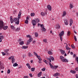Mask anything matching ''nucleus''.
I'll list each match as a JSON object with an SVG mask.
<instances>
[{
	"label": "nucleus",
	"mask_w": 78,
	"mask_h": 78,
	"mask_svg": "<svg viewBox=\"0 0 78 78\" xmlns=\"http://www.w3.org/2000/svg\"><path fill=\"white\" fill-rule=\"evenodd\" d=\"M9 51V49H8L4 50V52H5V53H7V52Z\"/></svg>",
	"instance_id": "cd10ccee"
},
{
	"label": "nucleus",
	"mask_w": 78,
	"mask_h": 78,
	"mask_svg": "<svg viewBox=\"0 0 78 78\" xmlns=\"http://www.w3.org/2000/svg\"><path fill=\"white\" fill-rule=\"evenodd\" d=\"M48 55H53V52H51V51H48Z\"/></svg>",
	"instance_id": "5701e85b"
},
{
	"label": "nucleus",
	"mask_w": 78,
	"mask_h": 78,
	"mask_svg": "<svg viewBox=\"0 0 78 78\" xmlns=\"http://www.w3.org/2000/svg\"><path fill=\"white\" fill-rule=\"evenodd\" d=\"M34 55H36L37 56V54H36V53L34 52Z\"/></svg>",
	"instance_id": "4d7b16f0"
},
{
	"label": "nucleus",
	"mask_w": 78,
	"mask_h": 78,
	"mask_svg": "<svg viewBox=\"0 0 78 78\" xmlns=\"http://www.w3.org/2000/svg\"><path fill=\"white\" fill-rule=\"evenodd\" d=\"M44 42H47V39H44L43 40Z\"/></svg>",
	"instance_id": "f704fd0d"
},
{
	"label": "nucleus",
	"mask_w": 78,
	"mask_h": 78,
	"mask_svg": "<svg viewBox=\"0 0 78 78\" xmlns=\"http://www.w3.org/2000/svg\"><path fill=\"white\" fill-rule=\"evenodd\" d=\"M60 51L61 52L62 55H64V53H65V51L62 50H60Z\"/></svg>",
	"instance_id": "2eb2a0df"
},
{
	"label": "nucleus",
	"mask_w": 78,
	"mask_h": 78,
	"mask_svg": "<svg viewBox=\"0 0 78 78\" xmlns=\"http://www.w3.org/2000/svg\"><path fill=\"white\" fill-rule=\"evenodd\" d=\"M2 56H5L6 55V53L4 52H2Z\"/></svg>",
	"instance_id": "79ce46f5"
},
{
	"label": "nucleus",
	"mask_w": 78,
	"mask_h": 78,
	"mask_svg": "<svg viewBox=\"0 0 78 78\" xmlns=\"http://www.w3.org/2000/svg\"><path fill=\"white\" fill-rule=\"evenodd\" d=\"M10 27L11 29H12V30H15V29L16 28H15V27H14V26L11 25L10 26Z\"/></svg>",
	"instance_id": "f3484780"
},
{
	"label": "nucleus",
	"mask_w": 78,
	"mask_h": 78,
	"mask_svg": "<svg viewBox=\"0 0 78 78\" xmlns=\"http://www.w3.org/2000/svg\"><path fill=\"white\" fill-rule=\"evenodd\" d=\"M3 38H4V37L3 36H0V39H3Z\"/></svg>",
	"instance_id": "c03bdc74"
},
{
	"label": "nucleus",
	"mask_w": 78,
	"mask_h": 78,
	"mask_svg": "<svg viewBox=\"0 0 78 78\" xmlns=\"http://www.w3.org/2000/svg\"><path fill=\"white\" fill-rule=\"evenodd\" d=\"M75 70H76V71H78V67H77L75 68Z\"/></svg>",
	"instance_id": "5fc2aeb1"
},
{
	"label": "nucleus",
	"mask_w": 78,
	"mask_h": 78,
	"mask_svg": "<svg viewBox=\"0 0 78 78\" xmlns=\"http://www.w3.org/2000/svg\"><path fill=\"white\" fill-rule=\"evenodd\" d=\"M47 8L49 11H51V6L50 5H48L47 6Z\"/></svg>",
	"instance_id": "9d476101"
},
{
	"label": "nucleus",
	"mask_w": 78,
	"mask_h": 78,
	"mask_svg": "<svg viewBox=\"0 0 78 78\" xmlns=\"http://www.w3.org/2000/svg\"><path fill=\"white\" fill-rule=\"evenodd\" d=\"M25 23H27V24H28V20H26L25 21Z\"/></svg>",
	"instance_id": "58836bf2"
},
{
	"label": "nucleus",
	"mask_w": 78,
	"mask_h": 78,
	"mask_svg": "<svg viewBox=\"0 0 78 78\" xmlns=\"http://www.w3.org/2000/svg\"><path fill=\"white\" fill-rule=\"evenodd\" d=\"M26 66H27L29 69H31V67L30 66V64H29V63H27V64H26Z\"/></svg>",
	"instance_id": "412c9836"
},
{
	"label": "nucleus",
	"mask_w": 78,
	"mask_h": 78,
	"mask_svg": "<svg viewBox=\"0 0 78 78\" xmlns=\"http://www.w3.org/2000/svg\"><path fill=\"white\" fill-rule=\"evenodd\" d=\"M35 15V13H31L30 14V16L32 17L34 16Z\"/></svg>",
	"instance_id": "c756f323"
},
{
	"label": "nucleus",
	"mask_w": 78,
	"mask_h": 78,
	"mask_svg": "<svg viewBox=\"0 0 78 78\" xmlns=\"http://www.w3.org/2000/svg\"><path fill=\"white\" fill-rule=\"evenodd\" d=\"M51 68V69H53L54 68V67L53 66V65H51L50 66Z\"/></svg>",
	"instance_id": "603ef678"
},
{
	"label": "nucleus",
	"mask_w": 78,
	"mask_h": 78,
	"mask_svg": "<svg viewBox=\"0 0 78 78\" xmlns=\"http://www.w3.org/2000/svg\"><path fill=\"white\" fill-rule=\"evenodd\" d=\"M4 25H5V24H4V23L3 22V21H0V30H1L2 28H3Z\"/></svg>",
	"instance_id": "423d86ee"
},
{
	"label": "nucleus",
	"mask_w": 78,
	"mask_h": 78,
	"mask_svg": "<svg viewBox=\"0 0 78 78\" xmlns=\"http://www.w3.org/2000/svg\"><path fill=\"white\" fill-rule=\"evenodd\" d=\"M32 23L33 25V26L36 25V21L34 20H33L32 21Z\"/></svg>",
	"instance_id": "6e6552de"
},
{
	"label": "nucleus",
	"mask_w": 78,
	"mask_h": 78,
	"mask_svg": "<svg viewBox=\"0 0 78 78\" xmlns=\"http://www.w3.org/2000/svg\"><path fill=\"white\" fill-rule=\"evenodd\" d=\"M70 72L72 73H76V71L75 70H71L70 71Z\"/></svg>",
	"instance_id": "aec40b11"
},
{
	"label": "nucleus",
	"mask_w": 78,
	"mask_h": 78,
	"mask_svg": "<svg viewBox=\"0 0 78 78\" xmlns=\"http://www.w3.org/2000/svg\"><path fill=\"white\" fill-rule=\"evenodd\" d=\"M64 23L65 25H68V24H69L68 21L66 19H64Z\"/></svg>",
	"instance_id": "1a4fd4ad"
},
{
	"label": "nucleus",
	"mask_w": 78,
	"mask_h": 78,
	"mask_svg": "<svg viewBox=\"0 0 78 78\" xmlns=\"http://www.w3.org/2000/svg\"><path fill=\"white\" fill-rule=\"evenodd\" d=\"M28 46H23L22 47V48L23 49H27V48H28Z\"/></svg>",
	"instance_id": "dca6fc26"
},
{
	"label": "nucleus",
	"mask_w": 78,
	"mask_h": 78,
	"mask_svg": "<svg viewBox=\"0 0 78 78\" xmlns=\"http://www.w3.org/2000/svg\"><path fill=\"white\" fill-rule=\"evenodd\" d=\"M42 74V72H41L40 73L38 74V77H40L41 76V74Z\"/></svg>",
	"instance_id": "393cba45"
},
{
	"label": "nucleus",
	"mask_w": 78,
	"mask_h": 78,
	"mask_svg": "<svg viewBox=\"0 0 78 78\" xmlns=\"http://www.w3.org/2000/svg\"><path fill=\"white\" fill-rule=\"evenodd\" d=\"M29 75L30 76V77H33V75H32V74L31 73L29 74Z\"/></svg>",
	"instance_id": "09e8293b"
},
{
	"label": "nucleus",
	"mask_w": 78,
	"mask_h": 78,
	"mask_svg": "<svg viewBox=\"0 0 78 78\" xmlns=\"http://www.w3.org/2000/svg\"><path fill=\"white\" fill-rule=\"evenodd\" d=\"M71 47L73 48H75V46H74V45H73V44L71 45Z\"/></svg>",
	"instance_id": "a18cd8bd"
},
{
	"label": "nucleus",
	"mask_w": 78,
	"mask_h": 78,
	"mask_svg": "<svg viewBox=\"0 0 78 78\" xmlns=\"http://www.w3.org/2000/svg\"><path fill=\"white\" fill-rule=\"evenodd\" d=\"M2 39L1 38H0V42H2Z\"/></svg>",
	"instance_id": "680f3d73"
},
{
	"label": "nucleus",
	"mask_w": 78,
	"mask_h": 78,
	"mask_svg": "<svg viewBox=\"0 0 78 78\" xmlns=\"http://www.w3.org/2000/svg\"><path fill=\"white\" fill-rule=\"evenodd\" d=\"M3 66L1 65V63L0 62V69H3Z\"/></svg>",
	"instance_id": "4c0bfd02"
},
{
	"label": "nucleus",
	"mask_w": 78,
	"mask_h": 78,
	"mask_svg": "<svg viewBox=\"0 0 78 78\" xmlns=\"http://www.w3.org/2000/svg\"><path fill=\"white\" fill-rule=\"evenodd\" d=\"M28 56H29V57H31V56H32L33 55H32V54H31V53H28Z\"/></svg>",
	"instance_id": "2f4dec72"
},
{
	"label": "nucleus",
	"mask_w": 78,
	"mask_h": 78,
	"mask_svg": "<svg viewBox=\"0 0 78 78\" xmlns=\"http://www.w3.org/2000/svg\"><path fill=\"white\" fill-rule=\"evenodd\" d=\"M37 58L39 59L41 58V57L37 55Z\"/></svg>",
	"instance_id": "864d4df0"
},
{
	"label": "nucleus",
	"mask_w": 78,
	"mask_h": 78,
	"mask_svg": "<svg viewBox=\"0 0 78 78\" xmlns=\"http://www.w3.org/2000/svg\"><path fill=\"white\" fill-rule=\"evenodd\" d=\"M58 67V66H54L53 69H57Z\"/></svg>",
	"instance_id": "ea45409f"
},
{
	"label": "nucleus",
	"mask_w": 78,
	"mask_h": 78,
	"mask_svg": "<svg viewBox=\"0 0 78 78\" xmlns=\"http://www.w3.org/2000/svg\"><path fill=\"white\" fill-rule=\"evenodd\" d=\"M39 61H42V59H41V57L38 59Z\"/></svg>",
	"instance_id": "052dcab7"
},
{
	"label": "nucleus",
	"mask_w": 78,
	"mask_h": 78,
	"mask_svg": "<svg viewBox=\"0 0 78 78\" xmlns=\"http://www.w3.org/2000/svg\"><path fill=\"white\" fill-rule=\"evenodd\" d=\"M20 30V27L17 28L16 29V30H17L18 31H19V30Z\"/></svg>",
	"instance_id": "de8ad7c7"
},
{
	"label": "nucleus",
	"mask_w": 78,
	"mask_h": 78,
	"mask_svg": "<svg viewBox=\"0 0 78 78\" xmlns=\"http://www.w3.org/2000/svg\"><path fill=\"white\" fill-rule=\"evenodd\" d=\"M35 70V68H31V70L32 72H34Z\"/></svg>",
	"instance_id": "473e14b6"
},
{
	"label": "nucleus",
	"mask_w": 78,
	"mask_h": 78,
	"mask_svg": "<svg viewBox=\"0 0 78 78\" xmlns=\"http://www.w3.org/2000/svg\"><path fill=\"white\" fill-rule=\"evenodd\" d=\"M10 72L11 71L10 70V69H8L7 71V73H8V74H9V73H10Z\"/></svg>",
	"instance_id": "a19ab883"
},
{
	"label": "nucleus",
	"mask_w": 78,
	"mask_h": 78,
	"mask_svg": "<svg viewBox=\"0 0 78 78\" xmlns=\"http://www.w3.org/2000/svg\"><path fill=\"white\" fill-rule=\"evenodd\" d=\"M41 14L42 16H43V17H44L45 15L47 14L46 13H44V12H41Z\"/></svg>",
	"instance_id": "ddd939ff"
},
{
	"label": "nucleus",
	"mask_w": 78,
	"mask_h": 78,
	"mask_svg": "<svg viewBox=\"0 0 78 78\" xmlns=\"http://www.w3.org/2000/svg\"><path fill=\"white\" fill-rule=\"evenodd\" d=\"M70 26H71V25H72V23H73V21L71 19H70Z\"/></svg>",
	"instance_id": "6ab92c4d"
},
{
	"label": "nucleus",
	"mask_w": 78,
	"mask_h": 78,
	"mask_svg": "<svg viewBox=\"0 0 78 78\" xmlns=\"http://www.w3.org/2000/svg\"><path fill=\"white\" fill-rule=\"evenodd\" d=\"M76 78H78V74H76Z\"/></svg>",
	"instance_id": "bf43d9fd"
},
{
	"label": "nucleus",
	"mask_w": 78,
	"mask_h": 78,
	"mask_svg": "<svg viewBox=\"0 0 78 78\" xmlns=\"http://www.w3.org/2000/svg\"><path fill=\"white\" fill-rule=\"evenodd\" d=\"M35 37H37L38 36V34H37V33L35 32Z\"/></svg>",
	"instance_id": "c9c22d12"
},
{
	"label": "nucleus",
	"mask_w": 78,
	"mask_h": 78,
	"mask_svg": "<svg viewBox=\"0 0 78 78\" xmlns=\"http://www.w3.org/2000/svg\"><path fill=\"white\" fill-rule=\"evenodd\" d=\"M27 37L29 38V41H28L27 42V44H29L32 41V37L30 35H27Z\"/></svg>",
	"instance_id": "f03ea898"
},
{
	"label": "nucleus",
	"mask_w": 78,
	"mask_h": 78,
	"mask_svg": "<svg viewBox=\"0 0 78 78\" xmlns=\"http://www.w3.org/2000/svg\"><path fill=\"white\" fill-rule=\"evenodd\" d=\"M13 67H16V66H18V64H17V63H15L13 64Z\"/></svg>",
	"instance_id": "4be33fe9"
},
{
	"label": "nucleus",
	"mask_w": 78,
	"mask_h": 78,
	"mask_svg": "<svg viewBox=\"0 0 78 78\" xmlns=\"http://www.w3.org/2000/svg\"><path fill=\"white\" fill-rule=\"evenodd\" d=\"M44 62H45V63H46V64H48V62H49L48 61L45 60H44Z\"/></svg>",
	"instance_id": "bb28decb"
},
{
	"label": "nucleus",
	"mask_w": 78,
	"mask_h": 78,
	"mask_svg": "<svg viewBox=\"0 0 78 78\" xmlns=\"http://www.w3.org/2000/svg\"><path fill=\"white\" fill-rule=\"evenodd\" d=\"M36 42L35 41H33V43H34V44Z\"/></svg>",
	"instance_id": "338daca9"
},
{
	"label": "nucleus",
	"mask_w": 78,
	"mask_h": 78,
	"mask_svg": "<svg viewBox=\"0 0 78 78\" xmlns=\"http://www.w3.org/2000/svg\"><path fill=\"white\" fill-rule=\"evenodd\" d=\"M21 14L22 12H20L18 16V20L17 18H14L13 19V21L15 22L16 24L18 25L19 23V19H20Z\"/></svg>",
	"instance_id": "f257e3e1"
},
{
	"label": "nucleus",
	"mask_w": 78,
	"mask_h": 78,
	"mask_svg": "<svg viewBox=\"0 0 78 78\" xmlns=\"http://www.w3.org/2000/svg\"><path fill=\"white\" fill-rule=\"evenodd\" d=\"M39 61V62H38L40 63V64H41V63L42 62H41L40 61Z\"/></svg>",
	"instance_id": "e2e57ef3"
},
{
	"label": "nucleus",
	"mask_w": 78,
	"mask_h": 78,
	"mask_svg": "<svg viewBox=\"0 0 78 78\" xmlns=\"http://www.w3.org/2000/svg\"><path fill=\"white\" fill-rule=\"evenodd\" d=\"M74 33H75V34H76V31H74Z\"/></svg>",
	"instance_id": "774afa93"
},
{
	"label": "nucleus",
	"mask_w": 78,
	"mask_h": 78,
	"mask_svg": "<svg viewBox=\"0 0 78 78\" xmlns=\"http://www.w3.org/2000/svg\"><path fill=\"white\" fill-rule=\"evenodd\" d=\"M24 42L23 41H21L20 42V45H23Z\"/></svg>",
	"instance_id": "c85d7f7f"
},
{
	"label": "nucleus",
	"mask_w": 78,
	"mask_h": 78,
	"mask_svg": "<svg viewBox=\"0 0 78 78\" xmlns=\"http://www.w3.org/2000/svg\"><path fill=\"white\" fill-rule=\"evenodd\" d=\"M67 35V36H70V31H68Z\"/></svg>",
	"instance_id": "72a5a7b5"
},
{
	"label": "nucleus",
	"mask_w": 78,
	"mask_h": 78,
	"mask_svg": "<svg viewBox=\"0 0 78 78\" xmlns=\"http://www.w3.org/2000/svg\"><path fill=\"white\" fill-rule=\"evenodd\" d=\"M41 28H44V25H43V24H42V25H41Z\"/></svg>",
	"instance_id": "3c124183"
},
{
	"label": "nucleus",
	"mask_w": 78,
	"mask_h": 78,
	"mask_svg": "<svg viewBox=\"0 0 78 78\" xmlns=\"http://www.w3.org/2000/svg\"><path fill=\"white\" fill-rule=\"evenodd\" d=\"M55 27L57 28V29H59L60 28V26L59 25V24L58 23L57 24L55 25Z\"/></svg>",
	"instance_id": "9b49d317"
},
{
	"label": "nucleus",
	"mask_w": 78,
	"mask_h": 78,
	"mask_svg": "<svg viewBox=\"0 0 78 78\" xmlns=\"http://www.w3.org/2000/svg\"><path fill=\"white\" fill-rule=\"evenodd\" d=\"M60 59H61V61H62V62H69V61L67 60L66 59H65L64 57H63L62 56H61L60 57Z\"/></svg>",
	"instance_id": "7ed1b4c3"
},
{
	"label": "nucleus",
	"mask_w": 78,
	"mask_h": 78,
	"mask_svg": "<svg viewBox=\"0 0 78 78\" xmlns=\"http://www.w3.org/2000/svg\"><path fill=\"white\" fill-rule=\"evenodd\" d=\"M50 58H47L48 60V61H49V62H51V59L52 61H54V58L53 57L51 56Z\"/></svg>",
	"instance_id": "0eeeda50"
},
{
	"label": "nucleus",
	"mask_w": 78,
	"mask_h": 78,
	"mask_svg": "<svg viewBox=\"0 0 78 78\" xmlns=\"http://www.w3.org/2000/svg\"><path fill=\"white\" fill-rule=\"evenodd\" d=\"M69 6L71 8H73V5L72 4H70Z\"/></svg>",
	"instance_id": "7c9ffc66"
},
{
	"label": "nucleus",
	"mask_w": 78,
	"mask_h": 78,
	"mask_svg": "<svg viewBox=\"0 0 78 78\" xmlns=\"http://www.w3.org/2000/svg\"><path fill=\"white\" fill-rule=\"evenodd\" d=\"M24 78H28V76H24Z\"/></svg>",
	"instance_id": "6e6d98bb"
},
{
	"label": "nucleus",
	"mask_w": 78,
	"mask_h": 78,
	"mask_svg": "<svg viewBox=\"0 0 78 78\" xmlns=\"http://www.w3.org/2000/svg\"><path fill=\"white\" fill-rule=\"evenodd\" d=\"M64 31H62L59 34L61 41H62V36L63 35H64Z\"/></svg>",
	"instance_id": "20e7f679"
},
{
	"label": "nucleus",
	"mask_w": 78,
	"mask_h": 78,
	"mask_svg": "<svg viewBox=\"0 0 78 78\" xmlns=\"http://www.w3.org/2000/svg\"><path fill=\"white\" fill-rule=\"evenodd\" d=\"M65 56H67V54H66V53H65L64 55Z\"/></svg>",
	"instance_id": "69168bd1"
},
{
	"label": "nucleus",
	"mask_w": 78,
	"mask_h": 78,
	"mask_svg": "<svg viewBox=\"0 0 78 78\" xmlns=\"http://www.w3.org/2000/svg\"><path fill=\"white\" fill-rule=\"evenodd\" d=\"M42 71H44L45 70V68H44L43 69H41Z\"/></svg>",
	"instance_id": "8fccbe9b"
},
{
	"label": "nucleus",
	"mask_w": 78,
	"mask_h": 78,
	"mask_svg": "<svg viewBox=\"0 0 78 78\" xmlns=\"http://www.w3.org/2000/svg\"><path fill=\"white\" fill-rule=\"evenodd\" d=\"M36 21H37V22H39V20L38 19H37Z\"/></svg>",
	"instance_id": "13d9d810"
},
{
	"label": "nucleus",
	"mask_w": 78,
	"mask_h": 78,
	"mask_svg": "<svg viewBox=\"0 0 78 78\" xmlns=\"http://www.w3.org/2000/svg\"><path fill=\"white\" fill-rule=\"evenodd\" d=\"M60 74H59L58 73H56L54 74L53 76H54L56 77V76H59Z\"/></svg>",
	"instance_id": "f8f14e48"
},
{
	"label": "nucleus",
	"mask_w": 78,
	"mask_h": 78,
	"mask_svg": "<svg viewBox=\"0 0 78 78\" xmlns=\"http://www.w3.org/2000/svg\"><path fill=\"white\" fill-rule=\"evenodd\" d=\"M49 65H50V66H51V65H52L51 64V63H49Z\"/></svg>",
	"instance_id": "0e129e2a"
},
{
	"label": "nucleus",
	"mask_w": 78,
	"mask_h": 78,
	"mask_svg": "<svg viewBox=\"0 0 78 78\" xmlns=\"http://www.w3.org/2000/svg\"><path fill=\"white\" fill-rule=\"evenodd\" d=\"M66 15V11H64L63 12L62 16H63V17H64V16H65Z\"/></svg>",
	"instance_id": "b1692460"
},
{
	"label": "nucleus",
	"mask_w": 78,
	"mask_h": 78,
	"mask_svg": "<svg viewBox=\"0 0 78 78\" xmlns=\"http://www.w3.org/2000/svg\"><path fill=\"white\" fill-rule=\"evenodd\" d=\"M10 19L11 23H12L14 22V20L12 19V16H10Z\"/></svg>",
	"instance_id": "4468645a"
},
{
	"label": "nucleus",
	"mask_w": 78,
	"mask_h": 78,
	"mask_svg": "<svg viewBox=\"0 0 78 78\" xmlns=\"http://www.w3.org/2000/svg\"><path fill=\"white\" fill-rule=\"evenodd\" d=\"M42 31H44V32H45V29L44 28V27L42 29Z\"/></svg>",
	"instance_id": "e433bc0d"
},
{
	"label": "nucleus",
	"mask_w": 78,
	"mask_h": 78,
	"mask_svg": "<svg viewBox=\"0 0 78 78\" xmlns=\"http://www.w3.org/2000/svg\"><path fill=\"white\" fill-rule=\"evenodd\" d=\"M74 38L75 41H77V39H76V36H74Z\"/></svg>",
	"instance_id": "49530a36"
},
{
	"label": "nucleus",
	"mask_w": 78,
	"mask_h": 78,
	"mask_svg": "<svg viewBox=\"0 0 78 78\" xmlns=\"http://www.w3.org/2000/svg\"><path fill=\"white\" fill-rule=\"evenodd\" d=\"M8 28V26H4L3 27V30H6Z\"/></svg>",
	"instance_id": "a878e982"
},
{
	"label": "nucleus",
	"mask_w": 78,
	"mask_h": 78,
	"mask_svg": "<svg viewBox=\"0 0 78 78\" xmlns=\"http://www.w3.org/2000/svg\"><path fill=\"white\" fill-rule=\"evenodd\" d=\"M29 19H30V16H27L26 18V20H29Z\"/></svg>",
	"instance_id": "37998d69"
},
{
	"label": "nucleus",
	"mask_w": 78,
	"mask_h": 78,
	"mask_svg": "<svg viewBox=\"0 0 78 78\" xmlns=\"http://www.w3.org/2000/svg\"><path fill=\"white\" fill-rule=\"evenodd\" d=\"M65 47L66 48V50H71L70 48L68 47V45L67 44L66 45V46H65Z\"/></svg>",
	"instance_id": "a211bd4d"
},
{
	"label": "nucleus",
	"mask_w": 78,
	"mask_h": 78,
	"mask_svg": "<svg viewBox=\"0 0 78 78\" xmlns=\"http://www.w3.org/2000/svg\"><path fill=\"white\" fill-rule=\"evenodd\" d=\"M9 59H12V63H14L15 62V59H14V56H11L9 58Z\"/></svg>",
	"instance_id": "39448f33"
}]
</instances>
